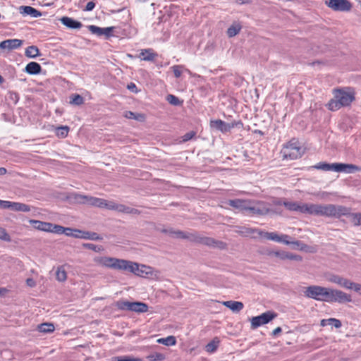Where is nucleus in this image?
<instances>
[{"mask_svg": "<svg viewBox=\"0 0 361 361\" xmlns=\"http://www.w3.org/2000/svg\"><path fill=\"white\" fill-rule=\"evenodd\" d=\"M93 261L99 266L118 271H129L141 277L158 279L161 274L159 271L149 266L116 257L98 256L95 257Z\"/></svg>", "mask_w": 361, "mask_h": 361, "instance_id": "1", "label": "nucleus"}, {"mask_svg": "<svg viewBox=\"0 0 361 361\" xmlns=\"http://www.w3.org/2000/svg\"><path fill=\"white\" fill-rule=\"evenodd\" d=\"M355 99V92L352 87L334 90V98L327 104L331 111H337L341 107L349 106Z\"/></svg>", "mask_w": 361, "mask_h": 361, "instance_id": "2", "label": "nucleus"}, {"mask_svg": "<svg viewBox=\"0 0 361 361\" xmlns=\"http://www.w3.org/2000/svg\"><path fill=\"white\" fill-rule=\"evenodd\" d=\"M90 205L99 208H106L109 210H115L121 213L128 214H140V211L137 209L126 206L122 204H118L114 201H109L102 198L94 197L91 196L89 199Z\"/></svg>", "mask_w": 361, "mask_h": 361, "instance_id": "3", "label": "nucleus"}, {"mask_svg": "<svg viewBox=\"0 0 361 361\" xmlns=\"http://www.w3.org/2000/svg\"><path fill=\"white\" fill-rule=\"evenodd\" d=\"M305 153V149L302 148L300 142L292 139L285 144L281 150V154L283 160H295L300 158Z\"/></svg>", "mask_w": 361, "mask_h": 361, "instance_id": "4", "label": "nucleus"}, {"mask_svg": "<svg viewBox=\"0 0 361 361\" xmlns=\"http://www.w3.org/2000/svg\"><path fill=\"white\" fill-rule=\"evenodd\" d=\"M331 288L312 285L305 288L304 295L317 301L329 302Z\"/></svg>", "mask_w": 361, "mask_h": 361, "instance_id": "5", "label": "nucleus"}, {"mask_svg": "<svg viewBox=\"0 0 361 361\" xmlns=\"http://www.w3.org/2000/svg\"><path fill=\"white\" fill-rule=\"evenodd\" d=\"M314 168L323 171H334L336 172H343L346 173H352L355 171H360V168L352 164H344V163H319L315 165Z\"/></svg>", "mask_w": 361, "mask_h": 361, "instance_id": "6", "label": "nucleus"}, {"mask_svg": "<svg viewBox=\"0 0 361 361\" xmlns=\"http://www.w3.org/2000/svg\"><path fill=\"white\" fill-rule=\"evenodd\" d=\"M270 206V204L266 202L249 200L246 214L251 216H264L271 212Z\"/></svg>", "mask_w": 361, "mask_h": 361, "instance_id": "7", "label": "nucleus"}, {"mask_svg": "<svg viewBox=\"0 0 361 361\" xmlns=\"http://www.w3.org/2000/svg\"><path fill=\"white\" fill-rule=\"evenodd\" d=\"M260 253L263 255L269 257H276L280 260H294V261H302V258L300 255H295L289 252H286L281 250H274L271 248H264L260 251Z\"/></svg>", "mask_w": 361, "mask_h": 361, "instance_id": "8", "label": "nucleus"}, {"mask_svg": "<svg viewBox=\"0 0 361 361\" xmlns=\"http://www.w3.org/2000/svg\"><path fill=\"white\" fill-rule=\"evenodd\" d=\"M116 307L121 310H128L136 313H144L148 311V305L142 302H129L120 300L116 302Z\"/></svg>", "mask_w": 361, "mask_h": 361, "instance_id": "9", "label": "nucleus"}, {"mask_svg": "<svg viewBox=\"0 0 361 361\" xmlns=\"http://www.w3.org/2000/svg\"><path fill=\"white\" fill-rule=\"evenodd\" d=\"M324 4L336 12H348L353 7L348 0H324Z\"/></svg>", "mask_w": 361, "mask_h": 361, "instance_id": "10", "label": "nucleus"}, {"mask_svg": "<svg viewBox=\"0 0 361 361\" xmlns=\"http://www.w3.org/2000/svg\"><path fill=\"white\" fill-rule=\"evenodd\" d=\"M193 242L201 243L212 247H216L220 250L226 249L227 245L226 243L220 240H216L212 238L204 237L200 235L197 233L195 232Z\"/></svg>", "mask_w": 361, "mask_h": 361, "instance_id": "11", "label": "nucleus"}, {"mask_svg": "<svg viewBox=\"0 0 361 361\" xmlns=\"http://www.w3.org/2000/svg\"><path fill=\"white\" fill-rule=\"evenodd\" d=\"M276 317L277 314L273 311H267L259 316L253 317L250 319L251 328L255 329L263 324L269 323Z\"/></svg>", "mask_w": 361, "mask_h": 361, "instance_id": "12", "label": "nucleus"}, {"mask_svg": "<svg viewBox=\"0 0 361 361\" xmlns=\"http://www.w3.org/2000/svg\"><path fill=\"white\" fill-rule=\"evenodd\" d=\"M351 295L343 292L339 289L331 288L330 289L329 303L337 302L340 304L351 302Z\"/></svg>", "mask_w": 361, "mask_h": 361, "instance_id": "13", "label": "nucleus"}, {"mask_svg": "<svg viewBox=\"0 0 361 361\" xmlns=\"http://www.w3.org/2000/svg\"><path fill=\"white\" fill-rule=\"evenodd\" d=\"M274 204L276 205L283 204L289 211L299 212L302 214H307L308 212V204L300 203L298 202H289V201H274Z\"/></svg>", "mask_w": 361, "mask_h": 361, "instance_id": "14", "label": "nucleus"}, {"mask_svg": "<svg viewBox=\"0 0 361 361\" xmlns=\"http://www.w3.org/2000/svg\"><path fill=\"white\" fill-rule=\"evenodd\" d=\"M349 214V208L342 206L336 205L333 204H326V216L340 218L343 215Z\"/></svg>", "mask_w": 361, "mask_h": 361, "instance_id": "15", "label": "nucleus"}, {"mask_svg": "<svg viewBox=\"0 0 361 361\" xmlns=\"http://www.w3.org/2000/svg\"><path fill=\"white\" fill-rule=\"evenodd\" d=\"M29 223L32 225L33 228L41 231L47 233H55L56 224H54L49 222L42 221L39 220L30 219Z\"/></svg>", "mask_w": 361, "mask_h": 361, "instance_id": "16", "label": "nucleus"}, {"mask_svg": "<svg viewBox=\"0 0 361 361\" xmlns=\"http://www.w3.org/2000/svg\"><path fill=\"white\" fill-rule=\"evenodd\" d=\"M54 233L65 234L66 236L73 237L75 238H80L82 230L72 228L69 227H63L61 225L56 224Z\"/></svg>", "mask_w": 361, "mask_h": 361, "instance_id": "17", "label": "nucleus"}, {"mask_svg": "<svg viewBox=\"0 0 361 361\" xmlns=\"http://www.w3.org/2000/svg\"><path fill=\"white\" fill-rule=\"evenodd\" d=\"M238 125V123H227L222 120H212L210 121V126L212 128H215L222 133H226Z\"/></svg>", "mask_w": 361, "mask_h": 361, "instance_id": "18", "label": "nucleus"}, {"mask_svg": "<svg viewBox=\"0 0 361 361\" xmlns=\"http://www.w3.org/2000/svg\"><path fill=\"white\" fill-rule=\"evenodd\" d=\"M259 232H260L259 229L246 226H238L235 230V233L238 234L244 237H251L252 238H257L259 237Z\"/></svg>", "mask_w": 361, "mask_h": 361, "instance_id": "19", "label": "nucleus"}, {"mask_svg": "<svg viewBox=\"0 0 361 361\" xmlns=\"http://www.w3.org/2000/svg\"><path fill=\"white\" fill-rule=\"evenodd\" d=\"M163 233H169L170 235H171L173 238H181V239H188L191 242H193L194 240V233H188V232H183L181 231H173L172 229L166 230L164 229L161 231Z\"/></svg>", "mask_w": 361, "mask_h": 361, "instance_id": "20", "label": "nucleus"}, {"mask_svg": "<svg viewBox=\"0 0 361 361\" xmlns=\"http://www.w3.org/2000/svg\"><path fill=\"white\" fill-rule=\"evenodd\" d=\"M23 44V40L18 39H11L2 41L0 43L1 50L7 49L8 51L18 49Z\"/></svg>", "mask_w": 361, "mask_h": 361, "instance_id": "21", "label": "nucleus"}, {"mask_svg": "<svg viewBox=\"0 0 361 361\" xmlns=\"http://www.w3.org/2000/svg\"><path fill=\"white\" fill-rule=\"evenodd\" d=\"M307 214L326 216V204H308Z\"/></svg>", "mask_w": 361, "mask_h": 361, "instance_id": "22", "label": "nucleus"}, {"mask_svg": "<svg viewBox=\"0 0 361 361\" xmlns=\"http://www.w3.org/2000/svg\"><path fill=\"white\" fill-rule=\"evenodd\" d=\"M60 21L63 25L71 29H80L82 26L80 22L67 16L62 17Z\"/></svg>", "mask_w": 361, "mask_h": 361, "instance_id": "23", "label": "nucleus"}, {"mask_svg": "<svg viewBox=\"0 0 361 361\" xmlns=\"http://www.w3.org/2000/svg\"><path fill=\"white\" fill-rule=\"evenodd\" d=\"M249 204V200H231L228 201V204L236 209H239L241 211L247 213V205Z\"/></svg>", "mask_w": 361, "mask_h": 361, "instance_id": "24", "label": "nucleus"}, {"mask_svg": "<svg viewBox=\"0 0 361 361\" xmlns=\"http://www.w3.org/2000/svg\"><path fill=\"white\" fill-rule=\"evenodd\" d=\"M222 304L233 312H239L244 307L243 303L239 301L228 300L222 302Z\"/></svg>", "mask_w": 361, "mask_h": 361, "instance_id": "25", "label": "nucleus"}, {"mask_svg": "<svg viewBox=\"0 0 361 361\" xmlns=\"http://www.w3.org/2000/svg\"><path fill=\"white\" fill-rule=\"evenodd\" d=\"M20 12L23 15H29L33 18H38L42 16L40 11H37L33 7L29 6H22L20 7Z\"/></svg>", "mask_w": 361, "mask_h": 361, "instance_id": "26", "label": "nucleus"}, {"mask_svg": "<svg viewBox=\"0 0 361 361\" xmlns=\"http://www.w3.org/2000/svg\"><path fill=\"white\" fill-rule=\"evenodd\" d=\"M329 282L337 284L343 288H345L348 279L336 274H331L326 278Z\"/></svg>", "mask_w": 361, "mask_h": 361, "instance_id": "27", "label": "nucleus"}, {"mask_svg": "<svg viewBox=\"0 0 361 361\" xmlns=\"http://www.w3.org/2000/svg\"><path fill=\"white\" fill-rule=\"evenodd\" d=\"M9 209L16 212H29L31 208L29 205L20 202H10Z\"/></svg>", "mask_w": 361, "mask_h": 361, "instance_id": "28", "label": "nucleus"}, {"mask_svg": "<svg viewBox=\"0 0 361 361\" xmlns=\"http://www.w3.org/2000/svg\"><path fill=\"white\" fill-rule=\"evenodd\" d=\"M259 237L264 238L269 240H273L277 243H280V235L276 232H265L260 230L259 232Z\"/></svg>", "mask_w": 361, "mask_h": 361, "instance_id": "29", "label": "nucleus"}, {"mask_svg": "<svg viewBox=\"0 0 361 361\" xmlns=\"http://www.w3.org/2000/svg\"><path fill=\"white\" fill-rule=\"evenodd\" d=\"M41 66L37 62H30L25 67V71L31 75L38 74L41 72Z\"/></svg>", "mask_w": 361, "mask_h": 361, "instance_id": "30", "label": "nucleus"}, {"mask_svg": "<svg viewBox=\"0 0 361 361\" xmlns=\"http://www.w3.org/2000/svg\"><path fill=\"white\" fill-rule=\"evenodd\" d=\"M80 238L81 239L92 240H102V237L100 236L97 233L89 232V231H82Z\"/></svg>", "mask_w": 361, "mask_h": 361, "instance_id": "31", "label": "nucleus"}, {"mask_svg": "<svg viewBox=\"0 0 361 361\" xmlns=\"http://www.w3.org/2000/svg\"><path fill=\"white\" fill-rule=\"evenodd\" d=\"M140 56H142V60L152 61L157 56V54L152 52V50L150 49L142 50L140 52Z\"/></svg>", "mask_w": 361, "mask_h": 361, "instance_id": "32", "label": "nucleus"}, {"mask_svg": "<svg viewBox=\"0 0 361 361\" xmlns=\"http://www.w3.org/2000/svg\"><path fill=\"white\" fill-rule=\"evenodd\" d=\"M157 342L166 346H172L176 344V339L173 336H169L166 338H159Z\"/></svg>", "mask_w": 361, "mask_h": 361, "instance_id": "33", "label": "nucleus"}, {"mask_svg": "<svg viewBox=\"0 0 361 361\" xmlns=\"http://www.w3.org/2000/svg\"><path fill=\"white\" fill-rule=\"evenodd\" d=\"M72 198L75 202L80 204H86L90 205L89 199L91 198V196L83 195L80 194L74 193L72 195Z\"/></svg>", "mask_w": 361, "mask_h": 361, "instance_id": "34", "label": "nucleus"}, {"mask_svg": "<svg viewBox=\"0 0 361 361\" xmlns=\"http://www.w3.org/2000/svg\"><path fill=\"white\" fill-rule=\"evenodd\" d=\"M55 327L52 323H43L37 326V330L42 333H51Z\"/></svg>", "mask_w": 361, "mask_h": 361, "instance_id": "35", "label": "nucleus"}, {"mask_svg": "<svg viewBox=\"0 0 361 361\" xmlns=\"http://www.w3.org/2000/svg\"><path fill=\"white\" fill-rule=\"evenodd\" d=\"M350 218V222L355 226L361 225V213H350L349 208V214L347 215Z\"/></svg>", "mask_w": 361, "mask_h": 361, "instance_id": "36", "label": "nucleus"}, {"mask_svg": "<svg viewBox=\"0 0 361 361\" xmlns=\"http://www.w3.org/2000/svg\"><path fill=\"white\" fill-rule=\"evenodd\" d=\"M219 344V339L216 337L211 342L206 345L205 350L207 353H214L217 350Z\"/></svg>", "mask_w": 361, "mask_h": 361, "instance_id": "37", "label": "nucleus"}, {"mask_svg": "<svg viewBox=\"0 0 361 361\" xmlns=\"http://www.w3.org/2000/svg\"><path fill=\"white\" fill-rule=\"evenodd\" d=\"M25 54L28 58H36L39 55V50L36 46H30L25 49Z\"/></svg>", "mask_w": 361, "mask_h": 361, "instance_id": "38", "label": "nucleus"}, {"mask_svg": "<svg viewBox=\"0 0 361 361\" xmlns=\"http://www.w3.org/2000/svg\"><path fill=\"white\" fill-rule=\"evenodd\" d=\"M241 30V25L239 23H233L227 30V35L229 37L237 35Z\"/></svg>", "mask_w": 361, "mask_h": 361, "instance_id": "39", "label": "nucleus"}, {"mask_svg": "<svg viewBox=\"0 0 361 361\" xmlns=\"http://www.w3.org/2000/svg\"><path fill=\"white\" fill-rule=\"evenodd\" d=\"M55 131L58 137L64 138L68 134L69 127L67 126H58L55 128Z\"/></svg>", "mask_w": 361, "mask_h": 361, "instance_id": "40", "label": "nucleus"}, {"mask_svg": "<svg viewBox=\"0 0 361 361\" xmlns=\"http://www.w3.org/2000/svg\"><path fill=\"white\" fill-rule=\"evenodd\" d=\"M124 116L128 119H134L138 121H144L145 119V116L142 114H135L133 111H126L124 114Z\"/></svg>", "mask_w": 361, "mask_h": 361, "instance_id": "41", "label": "nucleus"}, {"mask_svg": "<svg viewBox=\"0 0 361 361\" xmlns=\"http://www.w3.org/2000/svg\"><path fill=\"white\" fill-rule=\"evenodd\" d=\"M290 238V237L286 234L280 235V243H283L285 245H295L297 246H299L300 245V243L298 240H294V241H290L288 239Z\"/></svg>", "mask_w": 361, "mask_h": 361, "instance_id": "42", "label": "nucleus"}, {"mask_svg": "<svg viewBox=\"0 0 361 361\" xmlns=\"http://www.w3.org/2000/svg\"><path fill=\"white\" fill-rule=\"evenodd\" d=\"M56 277L59 281L63 282L67 279V274L64 269L62 267L58 268L56 272Z\"/></svg>", "mask_w": 361, "mask_h": 361, "instance_id": "43", "label": "nucleus"}, {"mask_svg": "<svg viewBox=\"0 0 361 361\" xmlns=\"http://www.w3.org/2000/svg\"><path fill=\"white\" fill-rule=\"evenodd\" d=\"M345 288L348 290H354L355 292L360 293L361 291V284L354 283L348 280Z\"/></svg>", "mask_w": 361, "mask_h": 361, "instance_id": "44", "label": "nucleus"}, {"mask_svg": "<svg viewBox=\"0 0 361 361\" xmlns=\"http://www.w3.org/2000/svg\"><path fill=\"white\" fill-rule=\"evenodd\" d=\"M82 247L89 250H92L95 252H101L104 250L102 245H97L92 243H83Z\"/></svg>", "mask_w": 361, "mask_h": 361, "instance_id": "45", "label": "nucleus"}, {"mask_svg": "<svg viewBox=\"0 0 361 361\" xmlns=\"http://www.w3.org/2000/svg\"><path fill=\"white\" fill-rule=\"evenodd\" d=\"M147 358L151 361H163L165 359V356L162 353H155L149 355Z\"/></svg>", "mask_w": 361, "mask_h": 361, "instance_id": "46", "label": "nucleus"}, {"mask_svg": "<svg viewBox=\"0 0 361 361\" xmlns=\"http://www.w3.org/2000/svg\"><path fill=\"white\" fill-rule=\"evenodd\" d=\"M111 361H142L140 358L132 357L129 356L114 357Z\"/></svg>", "mask_w": 361, "mask_h": 361, "instance_id": "47", "label": "nucleus"}, {"mask_svg": "<svg viewBox=\"0 0 361 361\" xmlns=\"http://www.w3.org/2000/svg\"><path fill=\"white\" fill-rule=\"evenodd\" d=\"M70 103L73 105H81L84 103V99L80 94H73Z\"/></svg>", "mask_w": 361, "mask_h": 361, "instance_id": "48", "label": "nucleus"}, {"mask_svg": "<svg viewBox=\"0 0 361 361\" xmlns=\"http://www.w3.org/2000/svg\"><path fill=\"white\" fill-rule=\"evenodd\" d=\"M173 72V74L176 78H180L182 75V73L184 70V67L180 65H176L171 68Z\"/></svg>", "mask_w": 361, "mask_h": 361, "instance_id": "49", "label": "nucleus"}, {"mask_svg": "<svg viewBox=\"0 0 361 361\" xmlns=\"http://www.w3.org/2000/svg\"><path fill=\"white\" fill-rule=\"evenodd\" d=\"M88 30L92 33L97 36L103 35V28L97 27L96 25H89Z\"/></svg>", "mask_w": 361, "mask_h": 361, "instance_id": "50", "label": "nucleus"}, {"mask_svg": "<svg viewBox=\"0 0 361 361\" xmlns=\"http://www.w3.org/2000/svg\"><path fill=\"white\" fill-rule=\"evenodd\" d=\"M166 100L168 101V102L172 105H175V106H178V105H180L181 104V102H180L179 99L173 95V94H169L167 95L166 97Z\"/></svg>", "mask_w": 361, "mask_h": 361, "instance_id": "51", "label": "nucleus"}, {"mask_svg": "<svg viewBox=\"0 0 361 361\" xmlns=\"http://www.w3.org/2000/svg\"><path fill=\"white\" fill-rule=\"evenodd\" d=\"M0 240L11 242V238L5 228L0 227Z\"/></svg>", "mask_w": 361, "mask_h": 361, "instance_id": "52", "label": "nucleus"}, {"mask_svg": "<svg viewBox=\"0 0 361 361\" xmlns=\"http://www.w3.org/2000/svg\"><path fill=\"white\" fill-rule=\"evenodd\" d=\"M328 321H329L328 322L329 324L334 325V327L336 328V329H339L342 326L341 322L339 319H338L329 318V319H328Z\"/></svg>", "mask_w": 361, "mask_h": 361, "instance_id": "53", "label": "nucleus"}, {"mask_svg": "<svg viewBox=\"0 0 361 361\" xmlns=\"http://www.w3.org/2000/svg\"><path fill=\"white\" fill-rule=\"evenodd\" d=\"M195 135V133L194 131H190L187 133L182 137V142H187L191 140Z\"/></svg>", "mask_w": 361, "mask_h": 361, "instance_id": "54", "label": "nucleus"}, {"mask_svg": "<svg viewBox=\"0 0 361 361\" xmlns=\"http://www.w3.org/2000/svg\"><path fill=\"white\" fill-rule=\"evenodd\" d=\"M113 29L114 28L112 27L103 28V35H105L106 37H109V36H111Z\"/></svg>", "mask_w": 361, "mask_h": 361, "instance_id": "55", "label": "nucleus"}, {"mask_svg": "<svg viewBox=\"0 0 361 361\" xmlns=\"http://www.w3.org/2000/svg\"><path fill=\"white\" fill-rule=\"evenodd\" d=\"M10 201L0 200V207L9 209Z\"/></svg>", "mask_w": 361, "mask_h": 361, "instance_id": "56", "label": "nucleus"}, {"mask_svg": "<svg viewBox=\"0 0 361 361\" xmlns=\"http://www.w3.org/2000/svg\"><path fill=\"white\" fill-rule=\"evenodd\" d=\"M95 6V4L93 1H90L87 4L85 7V11H92Z\"/></svg>", "mask_w": 361, "mask_h": 361, "instance_id": "57", "label": "nucleus"}, {"mask_svg": "<svg viewBox=\"0 0 361 361\" xmlns=\"http://www.w3.org/2000/svg\"><path fill=\"white\" fill-rule=\"evenodd\" d=\"M282 329L281 327H277L273 331H272V335L276 336H277L279 334H280L281 332Z\"/></svg>", "mask_w": 361, "mask_h": 361, "instance_id": "58", "label": "nucleus"}, {"mask_svg": "<svg viewBox=\"0 0 361 361\" xmlns=\"http://www.w3.org/2000/svg\"><path fill=\"white\" fill-rule=\"evenodd\" d=\"M128 89L134 91L136 89V85L134 83H130L128 85Z\"/></svg>", "mask_w": 361, "mask_h": 361, "instance_id": "59", "label": "nucleus"}, {"mask_svg": "<svg viewBox=\"0 0 361 361\" xmlns=\"http://www.w3.org/2000/svg\"><path fill=\"white\" fill-rule=\"evenodd\" d=\"M8 292V290L5 288H0V295H4Z\"/></svg>", "mask_w": 361, "mask_h": 361, "instance_id": "60", "label": "nucleus"}, {"mask_svg": "<svg viewBox=\"0 0 361 361\" xmlns=\"http://www.w3.org/2000/svg\"><path fill=\"white\" fill-rule=\"evenodd\" d=\"M328 319H322L321 322H320V325L322 326H326L328 324Z\"/></svg>", "mask_w": 361, "mask_h": 361, "instance_id": "61", "label": "nucleus"}, {"mask_svg": "<svg viewBox=\"0 0 361 361\" xmlns=\"http://www.w3.org/2000/svg\"><path fill=\"white\" fill-rule=\"evenodd\" d=\"M140 3H151L152 6H154V3L152 2V0H138Z\"/></svg>", "mask_w": 361, "mask_h": 361, "instance_id": "62", "label": "nucleus"}, {"mask_svg": "<svg viewBox=\"0 0 361 361\" xmlns=\"http://www.w3.org/2000/svg\"><path fill=\"white\" fill-rule=\"evenodd\" d=\"M6 173V169L5 168H0V175H4Z\"/></svg>", "mask_w": 361, "mask_h": 361, "instance_id": "63", "label": "nucleus"}, {"mask_svg": "<svg viewBox=\"0 0 361 361\" xmlns=\"http://www.w3.org/2000/svg\"><path fill=\"white\" fill-rule=\"evenodd\" d=\"M27 284H28V285H30V286H32V283H33V281H32V279H27Z\"/></svg>", "mask_w": 361, "mask_h": 361, "instance_id": "64", "label": "nucleus"}]
</instances>
